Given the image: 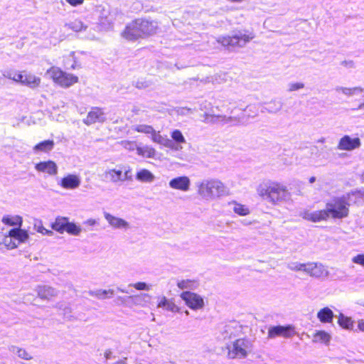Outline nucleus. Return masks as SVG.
Here are the masks:
<instances>
[{"mask_svg":"<svg viewBox=\"0 0 364 364\" xmlns=\"http://www.w3.org/2000/svg\"><path fill=\"white\" fill-rule=\"evenodd\" d=\"M363 199L364 192L358 190L339 197H334L331 201L326 204L328 219H343L348 217L350 206L358 204Z\"/></svg>","mask_w":364,"mask_h":364,"instance_id":"obj_1","label":"nucleus"},{"mask_svg":"<svg viewBox=\"0 0 364 364\" xmlns=\"http://www.w3.org/2000/svg\"><path fill=\"white\" fill-rule=\"evenodd\" d=\"M157 22L146 18H137L128 23L121 33L122 37L129 41L147 38L156 33Z\"/></svg>","mask_w":364,"mask_h":364,"instance_id":"obj_2","label":"nucleus"},{"mask_svg":"<svg viewBox=\"0 0 364 364\" xmlns=\"http://www.w3.org/2000/svg\"><path fill=\"white\" fill-rule=\"evenodd\" d=\"M257 191L260 197L274 204L284 200L289 195L284 183L271 180L260 183Z\"/></svg>","mask_w":364,"mask_h":364,"instance_id":"obj_3","label":"nucleus"},{"mask_svg":"<svg viewBox=\"0 0 364 364\" xmlns=\"http://www.w3.org/2000/svg\"><path fill=\"white\" fill-rule=\"evenodd\" d=\"M226 349L228 358L242 359L253 353L254 345L251 339L243 337L234 340L226 346Z\"/></svg>","mask_w":364,"mask_h":364,"instance_id":"obj_4","label":"nucleus"},{"mask_svg":"<svg viewBox=\"0 0 364 364\" xmlns=\"http://www.w3.org/2000/svg\"><path fill=\"white\" fill-rule=\"evenodd\" d=\"M46 75L53 82L62 88H68L79 82L78 76L62 70L60 67L53 65L46 70Z\"/></svg>","mask_w":364,"mask_h":364,"instance_id":"obj_5","label":"nucleus"},{"mask_svg":"<svg viewBox=\"0 0 364 364\" xmlns=\"http://www.w3.org/2000/svg\"><path fill=\"white\" fill-rule=\"evenodd\" d=\"M226 193L225 185L219 180L211 179L201 182L198 186V193L205 199L219 197Z\"/></svg>","mask_w":364,"mask_h":364,"instance_id":"obj_6","label":"nucleus"},{"mask_svg":"<svg viewBox=\"0 0 364 364\" xmlns=\"http://www.w3.org/2000/svg\"><path fill=\"white\" fill-rule=\"evenodd\" d=\"M255 37L254 33L250 31H245L243 33L232 36H219L216 41L225 48L242 47Z\"/></svg>","mask_w":364,"mask_h":364,"instance_id":"obj_7","label":"nucleus"},{"mask_svg":"<svg viewBox=\"0 0 364 364\" xmlns=\"http://www.w3.org/2000/svg\"><path fill=\"white\" fill-rule=\"evenodd\" d=\"M8 77L31 88H36L39 87L41 83L40 77L27 70H23L21 72L10 71L8 73Z\"/></svg>","mask_w":364,"mask_h":364,"instance_id":"obj_8","label":"nucleus"},{"mask_svg":"<svg viewBox=\"0 0 364 364\" xmlns=\"http://www.w3.org/2000/svg\"><path fill=\"white\" fill-rule=\"evenodd\" d=\"M51 228L59 233L67 232L72 235H78L81 232V228L73 222H70L66 217L58 216L51 224Z\"/></svg>","mask_w":364,"mask_h":364,"instance_id":"obj_9","label":"nucleus"},{"mask_svg":"<svg viewBox=\"0 0 364 364\" xmlns=\"http://www.w3.org/2000/svg\"><path fill=\"white\" fill-rule=\"evenodd\" d=\"M28 239V234L26 230L17 227L11 229L5 235L4 243L8 249H14L20 243L26 242Z\"/></svg>","mask_w":364,"mask_h":364,"instance_id":"obj_10","label":"nucleus"},{"mask_svg":"<svg viewBox=\"0 0 364 364\" xmlns=\"http://www.w3.org/2000/svg\"><path fill=\"white\" fill-rule=\"evenodd\" d=\"M105 177L111 182L132 181L133 176L132 168L129 166H119V168H112L105 172Z\"/></svg>","mask_w":364,"mask_h":364,"instance_id":"obj_11","label":"nucleus"},{"mask_svg":"<svg viewBox=\"0 0 364 364\" xmlns=\"http://www.w3.org/2000/svg\"><path fill=\"white\" fill-rule=\"evenodd\" d=\"M181 298L190 309L193 310L200 309L205 305L203 299L194 292L183 291L181 294Z\"/></svg>","mask_w":364,"mask_h":364,"instance_id":"obj_12","label":"nucleus"},{"mask_svg":"<svg viewBox=\"0 0 364 364\" xmlns=\"http://www.w3.org/2000/svg\"><path fill=\"white\" fill-rule=\"evenodd\" d=\"M296 334L295 328L291 325L272 326L268 330V338H274L278 336L291 338Z\"/></svg>","mask_w":364,"mask_h":364,"instance_id":"obj_13","label":"nucleus"},{"mask_svg":"<svg viewBox=\"0 0 364 364\" xmlns=\"http://www.w3.org/2000/svg\"><path fill=\"white\" fill-rule=\"evenodd\" d=\"M301 217L303 219L312 223H319L328 220L326 208L318 210L306 209L301 213Z\"/></svg>","mask_w":364,"mask_h":364,"instance_id":"obj_14","label":"nucleus"},{"mask_svg":"<svg viewBox=\"0 0 364 364\" xmlns=\"http://www.w3.org/2000/svg\"><path fill=\"white\" fill-rule=\"evenodd\" d=\"M360 145L361 141L359 137L352 138L349 135H344L340 139L337 148L342 151H353L358 149Z\"/></svg>","mask_w":364,"mask_h":364,"instance_id":"obj_15","label":"nucleus"},{"mask_svg":"<svg viewBox=\"0 0 364 364\" xmlns=\"http://www.w3.org/2000/svg\"><path fill=\"white\" fill-rule=\"evenodd\" d=\"M299 269H304L311 276L321 277L326 274V271L321 264L308 263L306 264H301Z\"/></svg>","mask_w":364,"mask_h":364,"instance_id":"obj_16","label":"nucleus"},{"mask_svg":"<svg viewBox=\"0 0 364 364\" xmlns=\"http://www.w3.org/2000/svg\"><path fill=\"white\" fill-rule=\"evenodd\" d=\"M105 119V113L102 109L94 107L91 108L83 122L85 124L90 125L97 122H103Z\"/></svg>","mask_w":364,"mask_h":364,"instance_id":"obj_17","label":"nucleus"},{"mask_svg":"<svg viewBox=\"0 0 364 364\" xmlns=\"http://www.w3.org/2000/svg\"><path fill=\"white\" fill-rule=\"evenodd\" d=\"M190 179L188 176H178L173 178L169 181L171 188L181 191H187L190 187Z\"/></svg>","mask_w":364,"mask_h":364,"instance_id":"obj_18","label":"nucleus"},{"mask_svg":"<svg viewBox=\"0 0 364 364\" xmlns=\"http://www.w3.org/2000/svg\"><path fill=\"white\" fill-rule=\"evenodd\" d=\"M35 168L38 171L46 173L49 175H55L58 173L57 165L51 160L37 163L35 165Z\"/></svg>","mask_w":364,"mask_h":364,"instance_id":"obj_19","label":"nucleus"},{"mask_svg":"<svg viewBox=\"0 0 364 364\" xmlns=\"http://www.w3.org/2000/svg\"><path fill=\"white\" fill-rule=\"evenodd\" d=\"M80 183V180L77 176L68 174L61 179L60 186L65 189H74L77 188Z\"/></svg>","mask_w":364,"mask_h":364,"instance_id":"obj_20","label":"nucleus"},{"mask_svg":"<svg viewBox=\"0 0 364 364\" xmlns=\"http://www.w3.org/2000/svg\"><path fill=\"white\" fill-rule=\"evenodd\" d=\"M157 306L171 312H178L180 311L173 299H167L165 296L159 299Z\"/></svg>","mask_w":364,"mask_h":364,"instance_id":"obj_21","label":"nucleus"},{"mask_svg":"<svg viewBox=\"0 0 364 364\" xmlns=\"http://www.w3.org/2000/svg\"><path fill=\"white\" fill-rule=\"evenodd\" d=\"M37 293L41 299L46 300H49L56 295V291L53 288L45 285L39 286Z\"/></svg>","mask_w":364,"mask_h":364,"instance_id":"obj_22","label":"nucleus"},{"mask_svg":"<svg viewBox=\"0 0 364 364\" xmlns=\"http://www.w3.org/2000/svg\"><path fill=\"white\" fill-rule=\"evenodd\" d=\"M334 314L328 307H323L317 313V318L321 323H331Z\"/></svg>","mask_w":364,"mask_h":364,"instance_id":"obj_23","label":"nucleus"},{"mask_svg":"<svg viewBox=\"0 0 364 364\" xmlns=\"http://www.w3.org/2000/svg\"><path fill=\"white\" fill-rule=\"evenodd\" d=\"M104 215L109 224L114 228H120L128 226V223L122 218L114 217L108 213H105Z\"/></svg>","mask_w":364,"mask_h":364,"instance_id":"obj_24","label":"nucleus"},{"mask_svg":"<svg viewBox=\"0 0 364 364\" xmlns=\"http://www.w3.org/2000/svg\"><path fill=\"white\" fill-rule=\"evenodd\" d=\"M1 222L4 225H6L9 226L21 227L22 223H23V219L19 215H6L2 218Z\"/></svg>","mask_w":364,"mask_h":364,"instance_id":"obj_25","label":"nucleus"},{"mask_svg":"<svg viewBox=\"0 0 364 364\" xmlns=\"http://www.w3.org/2000/svg\"><path fill=\"white\" fill-rule=\"evenodd\" d=\"M54 145L55 142L53 140L47 139L36 144L33 146V150L36 151L48 152L53 149Z\"/></svg>","mask_w":364,"mask_h":364,"instance_id":"obj_26","label":"nucleus"},{"mask_svg":"<svg viewBox=\"0 0 364 364\" xmlns=\"http://www.w3.org/2000/svg\"><path fill=\"white\" fill-rule=\"evenodd\" d=\"M338 323L341 327L348 330H352L354 326V321L351 318L348 317L343 314H340L338 318Z\"/></svg>","mask_w":364,"mask_h":364,"instance_id":"obj_27","label":"nucleus"},{"mask_svg":"<svg viewBox=\"0 0 364 364\" xmlns=\"http://www.w3.org/2000/svg\"><path fill=\"white\" fill-rule=\"evenodd\" d=\"M136 153L138 155L146 158H152L155 156V149L149 146L136 147Z\"/></svg>","mask_w":364,"mask_h":364,"instance_id":"obj_28","label":"nucleus"},{"mask_svg":"<svg viewBox=\"0 0 364 364\" xmlns=\"http://www.w3.org/2000/svg\"><path fill=\"white\" fill-rule=\"evenodd\" d=\"M136 178L142 182H151L154 180V175L147 169H141L136 173Z\"/></svg>","mask_w":364,"mask_h":364,"instance_id":"obj_29","label":"nucleus"},{"mask_svg":"<svg viewBox=\"0 0 364 364\" xmlns=\"http://www.w3.org/2000/svg\"><path fill=\"white\" fill-rule=\"evenodd\" d=\"M330 335L324 331H318L313 336V341L317 343H328L330 341Z\"/></svg>","mask_w":364,"mask_h":364,"instance_id":"obj_30","label":"nucleus"},{"mask_svg":"<svg viewBox=\"0 0 364 364\" xmlns=\"http://www.w3.org/2000/svg\"><path fill=\"white\" fill-rule=\"evenodd\" d=\"M198 282L195 279H182L177 282V287L181 289H193L196 287Z\"/></svg>","mask_w":364,"mask_h":364,"instance_id":"obj_31","label":"nucleus"},{"mask_svg":"<svg viewBox=\"0 0 364 364\" xmlns=\"http://www.w3.org/2000/svg\"><path fill=\"white\" fill-rule=\"evenodd\" d=\"M232 204L234 205L233 211L236 214L241 216H245L250 213V210L246 205L238 203L235 201H233Z\"/></svg>","mask_w":364,"mask_h":364,"instance_id":"obj_32","label":"nucleus"},{"mask_svg":"<svg viewBox=\"0 0 364 364\" xmlns=\"http://www.w3.org/2000/svg\"><path fill=\"white\" fill-rule=\"evenodd\" d=\"M90 294L97 299H103L105 298L111 297L114 294V291L112 289L108 290H97L95 291H92Z\"/></svg>","mask_w":364,"mask_h":364,"instance_id":"obj_33","label":"nucleus"},{"mask_svg":"<svg viewBox=\"0 0 364 364\" xmlns=\"http://www.w3.org/2000/svg\"><path fill=\"white\" fill-rule=\"evenodd\" d=\"M153 127L147 124H139L135 128L134 130L139 133L144 134H149L151 132Z\"/></svg>","mask_w":364,"mask_h":364,"instance_id":"obj_34","label":"nucleus"},{"mask_svg":"<svg viewBox=\"0 0 364 364\" xmlns=\"http://www.w3.org/2000/svg\"><path fill=\"white\" fill-rule=\"evenodd\" d=\"M172 139L177 143H184L185 138L181 132L178 129H175L171 132Z\"/></svg>","mask_w":364,"mask_h":364,"instance_id":"obj_35","label":"nucleus"},{"mask_svg":"<svg viewBox=\"0 0 364 364\" xmlns=\"http://www.w3.org/2000/svg\"><path fill=\"white\" fill-rule=\"evenodd\" d=\"M151 140L156 143L161 144L164 141V138L160 134L159 131H156L154 128L152 129L151 132L150 133Z\"/></svg>","mask_w":364,"mask_h":364,"instance_id":"obj_36","label":"nucleus"},{"mask_svg":"<svg viewBox=\"0 0 364 364\" xmlns=\"http://www.w3.org/2000/svg\"><path fill=\"white\" fill-rule=\"evenodd\" d=\"M352 262L364 267V254H359L353 257Z\"/></svg>","mask_w":364,"mask_h":364,"instance_id":"obj_37","label":"nucleus"},{"mask_svg":"<svg viewBox=\"0 0 364 364\" xmlns=\"http://www.w3.org/2000/svg\"><path fill=\"white\" fill-rule=\"evenodd\" d=\"M18 355L25 360H31L32 358L31 355L28 353L25 349L19 348L17 351Z\"/></svg>","mask_w":364,"mask_h":364,"instance_id":"obj_38","label":"nucleus"},{"mask_svg":"<svg viewBox=\"0 0 364 364\" xmlns=\"http://www.w3.org/2000/svg\"><path fill=\"white\" fill-rule=\"evenodd\" d=\"M36 228L37 231L43 235H50L53 233L51 230L45 228L41 223L36 225Z\"/></svg>","mask_w":364,"mask_h":364,"instance_id":"obj_39","label":"nucleus"},{"mask_svg":"<svg viewBox=\"0 0 364 364\" xmlns=\"http://www.w3.org/2000/svg\"><path fill=\"white\" fill-rule=\"evenodd\" d=\"M304 87V84L302 82H294L289 84V91H296Z\"/></svg>","mask_w":364,"mask_h":364,"instance_id":"obj_40","label":"nucleus"},{"mask_svg":"<svg viewBox=\"0 0 364 364\" xmlns=\"http://www.w3.org/2000/svg\"><path fill=\"white\" fill-rule=\"evenodd\" d=\"M132 287H133L134 289H136L137 290L149 289L147 284L144 282H139L134 283V284H132Z\"/></svg>","mask_w":364,"mask_h":364,"instance_id":"obj_41","label":"nucleus"},{"mask_svg":"<svg viewBox=\"0 0 364 364\" xmlns=\"http://www.w3.org/2000/svg\"><path fill=\"white\" fill-rule=\"evenodd\" d=\"M66 1L71 6H75L79 4H81L84 1V0H66Z\"/></svg>","mask_w":364,"mask_h":364,"instance_id":"obj_42","label":"nucleus"},{"mask_svg":"<svg viewBox=\"0 0 364 364\" xmlns=\"http://www.w3.org/2000/svg\"><path fill=\"white\" fill-rule=\"evenodd\" d=\"M358 328L360 331L364 332V319L361 318L358 321Z\"/></svg>","mask_w":364,"mask_h":364,"instance_id":"obj_43","label":"nucleus"},{"mask_svg":"<svg viewBox=\"0 0 364 364\" xmlns=\"http://www.w3.org/2000/svg\"><path fill=\"white\" fill-rule=\"evenodd\" d=\"M87 223L90 224V225H95V220H92V219H90L87 220Z\"/></svg>","mask_w":364,"mask_h":364,"instance_id":"obj_44","label":"nucleus"},{"mask_svg":"<svg viewBox=\"0 0 364 364\" xmlns=\"http://www.w3.org/2000/svg\"><path fill=\"white\" fill-rule=\"evenodd\" d=\"M316 181V178L314 176H311L309 178V183H312Z\"/></svg>","mask_w":364,"mask_h":364,"instance_id":"obj_45","label":"nucleus"},{"mask_svg":"<svg viewBox=\"0 0 364 364\" xmlns=\"http://www.w3.org/2000/svg\"><path fill=\"white\" fill-rule=\"evenodd\" d=\"M109 354H111V351H109H109H107V352L105 353V357H106L107 358H109Z\"/></svg>","mask_w":364,"mask_h":364,"instance_id":"obj_46","label":"nucleus"},{"mask_svg":"<svg viewBox=\"0 0 364 364\" xmlns=\"http://www.w3.org/2000/svg\"><path fill=\"white\" fill-rule=\"evenodd\" d=\"M234 328H239L241 330L242 326H240V325L236 324V325H235V326Z\"/></svg>","mask_w":364,"mask_h":364,"instance_id":"obj_47","label":"nucleus"},{"mask_svg":"<svg viewBox=\"0 0 364 364\" xmlns=\"http://www.w3.org/2000/svg\"><path fill=\"white\" fill-rule=\"evenodd\" d=\"M362 178L364 180V171L361 174Z\"/></svg>","mask_w":364,"mask_h":364,"instance_id":"obj_48","label":"nucleus"}]
</instances>
